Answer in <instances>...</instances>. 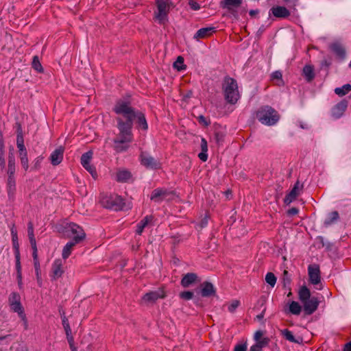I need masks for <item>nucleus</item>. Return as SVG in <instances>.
<instances>
[{"label":"nucleus","mask_w":351,"mask_h":351,"mask_svg":"<svg viewBox=\"0 0 351 351\" xmlns=\"http://www.w3.org/2000/svg\"><path fill=\"white\" fill-rule=\"evenodd\" d=\"M114 111L119 115L117 118L119 132L114 139V148L117 152H121L128 149L129 143L132 141V128L136 111L132 108L129 101L123 100L117 101Z\"/></svg>","instance_id":"obj_1"},{"label":"nucleus","mask_w":351,"mask_h":351,"mask_svg":"<svg viewBox=\"0 0 351 351\" xmlns=\"http://www.w3.org/2000/svg\"><path fill=\"white\" fill-rule=\"evenodd\" d=\"M222 90L225 100L230 104H235L240 98L237 81L229 76H226L222 82Z\"/></svg>","instance_id":"obj_2"},{"label":"nucleus","mask_w":351,"mask_h":351,"mask_svg":"<svg viewBox=\"0 0 351 351\" xmlns=\"http://www.w3.org/2000/svg\"><path fill=\"white\" fill-rule=\"evenodd\" d=\"M256 117L262 124L266 125H273L280 119L278 112L269 106H264L260 108L256 112Z\"/></svg>","instance_id":"obj_3"},{"label":"nucleus","mask_w":351,"mask_h":351,"mask_svg":"<svg viewBox=\"0 0 351 351\" xmlns=\"http://www.w3.org/2000/svg\"><path fill=\"white\" fill-rule=\"evenodd\" d=\"M172 3L170 0H156L157 10L154 12V18L160 24L167 21V16Z\"/></svg>","instance_id":"obj_4"},{"label":"nucleus","mask_w":351,"mask_h":351,"mask_svg":"<svg viewBox=\"0 0 351 351\" xmlns=\"http://www.w3.org/2000/svg\"><path fill=\"white\" fill-rule=\"evenodd\" d=\"M101 205L106 208L119 210L124 205L123 199L117 195H105L101 198Z\"/></svg>","instance_id":"obj_5"},{"label":"nucleus","mask_w":351,"mask_h":351,"mask_svg":"<svg viewBox=\"0 0 351 351\" xmlns=\"http://www.w3.org/2000/svg\"><path fill=\"white\" fill-rule=\"evenodd\" d=\"M166 297L165 291L160 288L155 291L146 293L141 298V304L145 306L153 305L158 299Z\"/></svg>","instance_id":"obj_6"},{"label":"nucleus","mask_w":351,"mask_h":351,"mask_svg":"<svg viewBox=\"0 0 351 351\" xmlns=\"http://www.w3.org/2000/svg\"><path fill=\"white\" fill-rule=\"evenodd\" d=\"M9 304L11 309L18 313L23 320L25 322V328H27V320L23 313V308L21 303V296L18 293L12 292L9 296Z\"/></svg>","instance_id":"obj_7"},{"label":"nucleus","mask_w":351,"mask_h":351,"mask_svg":"<svg viewBox=\"0 0 351 351\" xmlns=\"http://www.w3.org/2000/svg\"><path fill=\"white\" fill-rule=\"evenodd\" d=\"M66 232H70L71 235L70 237H73V240L75 241L81 242L82 241L85 237L86 234L80 226L74 223H70L66 225L65 227Z\"/></svg>","instance_id":"obj_8"},{"label":"nucleus","mask_w":351,"mask_h":351,"mask_svg":"<svg viewBox=\"0 0 351 351\" xmlns=\"http://www.w3.org/2000/svg\"><path fill=\"white\" fill-rule=\"evenodd\" d=\"M140 158L141 164L146 168L157 169L161 167L160 161L146 152H142Z\"/></svg>","instance_id":"obj_9"},{"label":"nucleus","mask_w":351,"mask_h":351,"mask_svg":"<svg viewBox=\"0 0 351 351\" xmlns=\"http://www.w3.org/2000/svg\"><path fill=\"white\" fill-rule=\"evenodd\" d=\"M172 195L171 192L165 189L158 188L152 191L150 199L156 203H160L164 200H169Z\"/></svg>","instance_id":"obj_10"},{"label":"nucleus","mask_w":351,"mask_h":351,"mask_svg":"<svg viewBox=\"0 0 351 351\" xmlns=\"http://www.w3.org/2000/svg\"><path fill=\"white\" fill-rule=\"evenodd\" d=\"M302 189L303 184H300L299 181H297L291 191L285 196L284 202L286 204H289L291 203L300 195V192L302 191Z\"/></svg>","instance_id":"obj_11"},{"label":"nucleus","mask_w":351,"mask_h":351,"mask_svg":"<svg viewBox=\"0 0 351 351\" xmlns=\"http://www.w3.org/2000/svg\"><path fill=\"white\" fill-rule=\"evenodd\" d=\"M348 102L346 99L341 100L331 110V115L335 119L340 118L345 112L348 108Z\"/></svg>","instance_id":"obj_12"},{"label":"nucleus","mask_w":351,"mask_h":351,"mask_svg":"<svg viewBox=\"0 0 351 351\" xmlns=\"http://www.w3.org/2000/svg\"><path fill=\"white\" fill-rule=\"evenodd\" d=\"M304 306V311L306 315L313 314L317 309L319 305V300L317 298L312 297L302 302Z\"/></svg>","instance_id":"obj_13"},{"label":"nucleus","mask_w":351,"mask_h":351,"mask_svg":"<svg viewBox=\"0 0 351 351\" xmlns=\"http://www.w3.org/2000/svg\"><path fill=\"white\" fill-rule=\"evenodd\" d=\"M309 281L315 285L320 282V270L318 265H310L308 268Z\"/></svg>","instance_id":"obj_14"},{"label":"nucleus","mask_w":351,"mask_h":351,"mask_svg":"<svg viewBox=\"0 0 351 351\" xmlns=\"http://www.w3.org/2000/svg\"><path fill=\"white\" fill-rule=\"evenodd\" d=\"M63 263L61 259L54 261L51 267V278L53 280H57L64 274Z\"/></svg>","instance_id":"obj_15"},{"label":"nucleus","mask_w":351,"mask_h":351,"mask_svg":"<svg viewBox=\"0 0 351 351\" xmlns=\"http://www.w3.org/2000/svg\"><path fill=\"white\" fill-rule=\"evenodd\" d=\"M242 1L243 0H221L220 6L234 14L235 12L234 9L240 7L242 4Z\"/></svg>","instance_id":"obj_16"},{"label":"nucleus","mask_w":351,"mask_h":351,"mask_svg":"<svg viewBox=\"0 0 351 351\" xmlns=\"http://www.w3.org/2000/svg\"><path fill=\"white\" fill-rule=\"evenodd\" d=\"M201 295L202 297L208 298L216 295V289L213 285L209 282H204L201 285Z\"/></svg>","instance_id":"obj_17"},{"label":"nucleus","mask_w":351,"mask_h":351,"mask_svg":"<svg viewBox=\"0 0 351 351\" xmlns=\"http://www.w3.org/2000/svg\"><path fill=\"white\" fill-rule=\"evenodd\" d=\"M64 151V147L60 146L51 154L49 160L53 166L59 165L62 161Z\"/></svg>","instance_id":"obj_18"},{"label":"nucleus","mask_w":351,"mask_h":351,"mask_svg":"<svg viewBox=\"0 0 351 351\" xmlns=\"http://www.w3.org/2000/svg\"><path fill=\"white\" fill-rule=\"evenodd\" d=\"M198 280V276L195 273H187L185 274L180 282L181 285L184 287H189Z\"/></svg>","instance_id":"obj_19"},{"label":"nucleus","mask_w":351,"mask_h":351,"mask_svg":"<svg viewBox=\"0 0 351 351\" xmlns=\"http://www.w3.org/2000/svg\"><path fill=\"white\" fill-rule=\"evenodd\" d=\"M272 14L277 18H287L290 15V12L285 7L274 6L270 10Z\"/></svg>","instance_id":"obj_20"},{"label":"nucleus","mask_w":351,"mask_h":351,"mask_svg":"<svg viewBox=\"0 0 351 351\" xmlns=\"http://www.w3.org/2000/svg\"><path fill=\"white\" fill-rule=\"evenodd\" d=\"M214 27H204L199 29L194 35L193 38L199 40L200 39L206 38L210 36L214 32Z\"/></svg>","instance_id":"obj_21"},{"label":"nucleus","mask_w":351,"mask_h":351,"mask_svg":"<svg viewBox=\"0 0 351 351\" xmlns=\"http://www.w3.org/2000/svg\"><path fill=\"white\" fill-rule=\"evenodd\" d=\"M135 119H136L137 127L143 130H147L148 128V125L145 117V114L140 112L136 111L135 114Z\"/></svg>","instance_id":"obj_22"},{"label":"nucleus","mask_w":351,"mask_h":351,"mask_svg":"<svg viewBox=\"0 0 351 351\" xmlns=\"http://www.w3.org/2000/svg\"><path fill=\"white\" fill-rule=\"evenodd\" d=\"M281 334L285 339L290 342L300 344L303 341L302 337H299L298 338H295L293 336V333L288 329H284L281 330Z\"/></svg>","instance_id":"obj_23"},{"label":"nucleus","mask_w":351,"mask_h":351,"mask_svg":"<svg viewBox=\"0 0 351 351\" xmlns=\"http://www.w3.org/2000/svg\"><path fill=\"white\" fill-rule=\"evenodd\" d=\"M132 178L130 171L126 169H120L117 172L116 180L119 182H126Z\"/></svg>","instance_id":"obj_24"},{"label":"nucleus","mask_w":351,"mask_h":351,"mask_svg":"<svg viewBox=\"0 0 351 351\" xmlns=\"http://www.w3.org/2000/svg\"><path fill=\"white\" fill-rule=\"evenodd\" d=\"M330 49L335 53L339 58L343 59L346 56V51L344 47L338 43H332L330 45Z\"/></svg>","instance_id":"obj_25"},{"label":"nucleus","mask_w":351,"mask_h":351,"mask_svg":"<svg viewBox=\"0 0 351 351\" xmlns=\"http://www.w3.org/2000/svg\"><path fill=\"white\" fill-rule=\"evenodd\" d=\"M79 243L80 242L75 241V240L73 239L71 241L68 242L62 250V258L64 259H66L71 254L73 247Z\"/></svg>","instance_id":"obj_26"},{"label":"nucleus","mask_w":351,"mask_h":351,"mask_svg":"<svg viewBox=\"0 0 351 351\" xmlns=\"http://www.w3.org/2000/svg\"><path fill=\"white\" fill-rule=\"evenodd\" d=\"M303 75L307 82H311L315 77L314 68L311 65H305L303 68Z\"/></svg>","instance_id":"obj_27"},{"label":"nucleus","mask_w":351,"mask_h":351,"mask_svg":"<svg viewBox=\"0 0 351 351\" xmlns=\"http://www.w3.org/2000/svg\"><path fill=\"white\" fill-rule=\"evenodd\" d=\"M7 188L8 195L10 197L13 196L16 191L15 179L14 175H8Z\"/></svg>","instance_id":"obj_28"},{"label":"nucleus","mask_w":351,"mask_h":351,"mask_svg":"<svg viewBox=\"0 0 351 351\" xmlns=\"http://www.w3.org/2000/svg\"><path fill=\"white\" fill-rule=\"evenodd\" d=\"M298 296L300 300L303 302L304 301H306V300H308L311 298V292L310 290L306 287L302 286L299 291H298Z\"/></svg>","instance_id":"obj_29"},{"label":"nucleus","mask_w":351,"mask_h":351,"mask_svg":"<svg viewBox=\"0 0 351 351\" xmlns=\"http://www.w3.org/2000/svg\"><path fill=\"white\" fill-rule=\"evenodd\" d=\"M152 220V216H146L143 218L137 225L136 233L138 234H141L143 231V229L147 226V225Z\"/></svg>","instance_id":"obj_30"},{"label":"nucleus","mask_w":351,"mask_h":351,"mask_svg":"<svg viewBox=\"0 0 351 351\" xmlns=\"http://www.w3.org/2000/svg\"><path fill=\"white\" fill-rule=\"evenodd\" d=\"M351 90V85L346 84L341 87H338L335 89V93L339 97H343Z\"/></svg>","instance_id":"obj_31"},{"label":"nucleus","mask_w":351,"mask_h":351,"mask_svg":"<svg viewBox=\"0 0 351 351\" xmlns=\"http://www.w3.org/2000/svg\"><path fill=\"white\" fill-rule=\"evenodd\" d=\"M339 218L337 211H332L329 214L328 218L324 221L325 226H328L336 222Z\"/></svg>","instance_id":"obj_32"},{"label":"nucleus","mask_w":351,"mask_h":351,"mask_svg":"<svg viewBox=\"0 0 351 351\" xmlns=\"http://www.w3.org/2000/svg\"><path fill=\"white\" fill-rule=\"evenodd\" d=\"M302 307L298 302L292 301L289 305V311L293 315H298L301 313Z\"/></svg>","instance_id":"obj_33"},{"label":"nucleus","mask_w":351,"mask_h":351,"mask_svg":"<svg viewBox=\"0 0 351 351\" xmlns=\"http://www.w3.org/2000/svg\"><path fill=\"white\" fill-rule=\"evenodd\" d=\"M14 172H15L14 156L12 154H9V156H8V175H14Z\"/></svg>","instance_id":"obj_34"},{"label":"nucleus","mask_w":351,"mask_h":351,"mask_svg":"<svg viewBox=\"0 0 351 351\" xmlns=\"http://www.w3.org/2000/svg\"><path fill=\"white\" fill-rule=\"evenodd\" d=\"M93 156V152L88 151L83 154L81 156V164L83 167L88 166L90 164V160Z\"/></svg>","instance_id":"obj_35"},{"label":"nucleus","mask_w":351,"mask_h":351,"mask_svg":"<svg viewBox=\"0 0 351 351\" xmlns=\"http://www.w3.org/2000/svg\"><path fill=\"white\" fill-rule=\"evenodd\" d=\"M16 145L17 144H24V139L23 136V130L22 127L20 123L17 122L16 123Z\"/></svg>","instance_id":"obj_36"},{"label":"nucleus","mask_w":351,"mask_h":351,"mask_svg":"<svg viewBox=\"0 0 351 351\" xmlns=\"http://www.w3.org/2000/svg\"><path fill=\"white\" fill-rule=\"evenodd\" d=\"M32 68L38 73H43V68L37 56L33 57L32 62Z\"/></svg>","instance_id":"obj_37"},{"label":"nucleus","mask_w":351,"mask_h":351,"mask_svg":"<svg viewBox=\"0 0 351 351\" xmlns=\"http://www.w3.org/2000/svg\"><path fill=\"white\" fill-rule=\"evenodd\" d=\"M62 322L64 329L65 330L66 335H69L71 334V329L69 323V320L65 315V313L63 312V316L62 315Z\"/></svg>","instance_id":"obj_38"},{"label":"nucleus","mask_w":351,"mask_h":351,"mask_svg":"<svg viewBox=\"0 0 351 351\" xmlns=\"http://www.w3.org/2000/svg\"><path fill=\"white\" fill-rule=\"evenodd\" d=\"M27 233L30 243L36 242L34 234V226L32 221H29L27 224Z\"/></svg>","instance_id":"obj_39"},{"label":"nucleus","mask_w":351,"mask_h":351,"mask_svg":"<svg viewBox=\"0 0 351 351\" xmlns=\"http://www.w3.org/2000/svg\"><path fill=\"white\" fill-rule=\"evenodd\" d=\"M173 66L178 71L185 69L186 66L184 64V58L182 56H178L176 61L173 63Z\"/></svg>","instance_id":"obj_40"},{"label":"nucleus","mask_w":351,"mask_h":351,"mask_svg":"<svg viewBox=\"0 0 351 351\" xmlns=\"http://www.w3.org/2000/svg\"><path fill=\"white\" fill-rule=\"evenodd\" d=\"M265 281L267 284L274 287L276 283V277L273 273L269 272L266 274Z\"/></svg>","instance_id":"obj_41"},{"label":"nucleus","mask_w":351,"mask_h":351,"mask_svg":"<svg viewBox=\"0 0 351 351\" xmlns=\"http://www.w3.org/2000/svg\"><path fill=\"white\" fill-rule=\"evenodd\" d=\"M179 296L182 300H189L193 299V298L194 296V293L191 291H185L180 292L179 294Z\"/></svg>","instance_id":"obj_42"},{"label":"nucleus","mask_w":351,"mask_h":351,"mask_svg":"<svg viewBox=\"0 0 351 351\" xmlns=\"http://www.w3.org/2000/svg\"><path fill=\"white\" fill-rule=\"evenodd\" d=\"M282 281L284 287H286L291 284V276L287 270H285L282 274Z\"/></svg>","instance_id":"obj_43"},{"label":"nucleus","mask_w":351,"mask_h":351,"mask_svg":"<svg viewBox=\"0 0 351 351\" xmlns=\"http://www.w3.org/2000/svg\"><path fill=\"white\" fill-rule=\"evenodd\" d=\"M282 73L279 71H276L272 73V74H271V80H277L280 81V83H278V85L282 84Z\"/></svg>","instance_id":"obj_44"},{"label":"nucleus","mask_w":351,"mask_h":351,"mask_svg":"<svg viewBox=\"0 0 351 351\" xmlns=\"http://www.w3.org/2000/svg\"><path fill=\"white\" fill-rule=\"evenodd\" d=\"M215 140L218 145H220L224 140V134L221 132H216L215 133Z\"/></svg>","instance_id":"obj_45"},{"label":"nucleus","mask_w":351,"mask_h":351,"mask_svg":"<svg viewBox=\"0 0 351 351\" xmlns=\"http://www.w3.org/2000/svg\"><path fill=\"white\" fill-rule=\"evenodd\" d=\"M12 243H13V247L15 250V254H17V253H19V242H18V237H17L16 233H15L13 235Z\"/></svg>","instance_id":"obj_46"},{"label":"nucleus","mask_w":351,"mask_h":351,"mask_svg":"<svg viewBox=\"0 0 351 351\" xmlns=\"http://www.w3.org/2000/svg\"><path fill=\"white\" fill-rule=\"evenodd\" d=\"M43 160V156H38V157H37V158L34 160V165H33V167H32V169H34V170H38V169H40V164H41V162H42Z\"/></svg>","instance_id":"obj_47"},{"label":"nucleus","mask_w":351,"mask_h":351,"mask_svg":"<svg viewBox=\"0 0 351 351\" xmlns=\"http://www.w3.org/2000/svg\"><path fill=\"white\" fill-rule=\"evenodd\" d=\"M84 169H86L93 176L94 179H95L97 176L96 170L95 167L91 165L90 164L88 165V166L84 167Z\"/></svg>","instance_id":"obj_48"},{"label":"nucleus","mask_w":351,"mask_h":351,"mask_svg":"<svg viewBox=\"0 0 351 351\" xmlns=\"http://www.w3.org/2000/svg\"><path fill=\"white\" fill-rule=\"evenodd\" d=\"M283 3H285L289 8L295 10V6L297 5L298 0H282Z\"/></svg>","instance_id":"obj_49"},{"label":"nucleus","mask_w":351,"mask_h":351,"mask_svg":"<svg viewBox=\"0 0 351 351\" xmlns=\"http://www.w3.org/2000/svg\"><path fill=\"white\" fill-rule=\"evenodd\" d=\"M240 302L239 300H233L232 303L228 306V309L230 313L234 312L236 308L239 306Z\"/></svg>","instance_id":"obj_50"},{"label":"nucleus","mask_w":351,"mask_h":351,"mask_svg":"<svg viewBox=\"0 0 351 351\" xmlns=\"http://www.w3.org/2000/svg\"><path fill=\"white\" fill-rule=\"evenodd\" d=\"M269 342V339L267 337H265L261 340L257 341L256 345L260 347V348L262 350V348L263 347L267 346Z\"/></svg>","instance_id":"obj_51"},{"label":"nucleus","mask_w":351,"mask_h":351,"mask_svg":"<svg viewBox=\"0 0 351 351\" xmlns=\"http://www.w3.org/2000/svg\"><path fill=\"white\" fill-rule=\"evenodd\" d=\"M30 244H31V246H32V250H33V252H32L33 260L34 261L38 260L36 242L32 243Z\"/></svg>","instance_id":"obj_52"},{"label":"nucleus","mask_w":351,"mask_h":351,"mask_svg":"<svg viewBox=\"0 0 351 351\" xmlns=\"http://www.w3.org/2000/svg\"><path fill=\"white\" fill-rule=\"evenodd\" d=\"M15 258H16V269L17 274H21L20 253H17V254H15Z\"/></svg>","instance_id":"obj_53"},{"label":"nucleus","mask_w":351,"mask_h":351,"mask_svg":"<svg viewBox=\"0 0 351 351\" xmlns=\"http://www.w3.org/2000/svg\"><path fill=\"white\" fill-rule=\"evenodd\" d=\"M234 351H247V343H239L234 348Z\"/></svg>","instance_id":"obj_54"},{"label":"nucleus","mask_w":351,"mask_h":351,"mask_svg":"<svg viewBox=\"0 0 351 351\" xmlns=\"http://www.w3.org/2000/svg\"><path fill=\"white\" fill-rule=\"evenodd\" d=\"M197 119L199 123L204 126H208L210 124V122L203 115L199 116Z\"/></svg>","instance_id":"obj_55"},{"label":"nucleus","mask_w":351,"mask_h":351,"mask_svg":"<svg viewBox=\"0 0 351 351\" xmlns=\"http://www.w3.org/2000/svg\"><path fill=\"white\" fill-rule=\"evenodd\" d=\"M20 160H21V164L23 168L25 169V171H27L29 168L28 158H20Z\"/></svg>","instance_id":"obj_56"},{"label":"nucleus","mask_w":351,"mask_h":351,"mask_svg":"<svg viewBox=\"0 0 351 351\" xmlns=\"http://www.w3.org/2000/svg\"><path fill=\"white\" fill-rule=\"evenodd\" d=\"M200 146H201L202 152H207L208 145H207V141H206L205 138H202Z\"/></svg>","instance_id":"obj_57"},{"label":"nucleus","mask_w":351,"mask_h":351,"mask_svg":"<svg viewBox=\"0 0 351 351\" xmlns=\"http://www.w3.org/2000/svg\"><path fill=\"white\" fill-rule=\"evenodd\" d=\"M36 272V280L39 287L42 286V278H41V271H37Z\"/></svg>","instance_id":"obj_58"},{"label":"nucleus","mask_w":351,"mask_h":351,"mask_svg":"<svg viewBox=\"0 0 351 351\" xmlns=\"http://www.w3.org/2000/svg\"><path fill=\"white\" fill-rule=\"evenodd\" d=\"M198 157L202 161L205 162L208 159V154L206 152H202L198 154Z\"/></svg>","instance_id":"obj_59"},{"label":"nucleus","mask_w":351,"mask_h":351,"mask_svg":"<svg viewBox=\"0 0 351 351\" xmlns=\"http://www.w3.org/2000/svg\"><path fill=\"white\" fill-rule=\"evenodd\" d=\"M263 335V333L261 330H258L254 334V339L257 341L258 340L262 339V337Z\"/></svg>","instance_id":"obj_60"},{"label":"nucleus","mask_w":351,"mask_h":351,"mask_svg":"<svg viewBox=\"0 0 351 351\" xmlns=\"http://www.w3.org/2000/svg\"><path fill=\"white\" fill-rule=\"evenodd\" d=\"M299 210L297 208H291V209H289L288 210V215H290V216H293V215H295L298 213Z\"/></svg>","instance_id":"obj_61"},{"label":"nucleus","mask_w":351,"mask_h":351,"mask_svg":"<svg viewBox=\"0 0 351 351\" xmlns=\"http://www.w3.org/2000/svg\"><path fill=\"white\" fill-rule=\"evenodd\" d=\"M193 95V91L192 90H189L187 91V93L183 95V99L184 101H187V99H190Z\"/></svg>","instance_id":"obj_62"},{"label":"nucleus","mask_w":351,"mask_h":351,"mask_svg":"<svg viewBox=\"0 0 351 351\" xmlns=\"http://www.w3.org/2000/svg\"><path fill=\"white\" fill-rule=\"evenodd\" d=\"M250 351H262V350L256 343L250 347Z\"/></svg>","instance_id":"obj_63"},{"label":"nucleus","mask_w":351,"mask_h":351,"mask_svg":"<svg viewBox=\"0 0 351 351\" xmlns=\"http://www.w3.org/2000/svg\"><path fill=\"white\" fill-rule=\"evenodd\" d=\"M343 351H351V341L345 344Z\"/></svg>","instance_id":"obj_64"}]
</instances>
